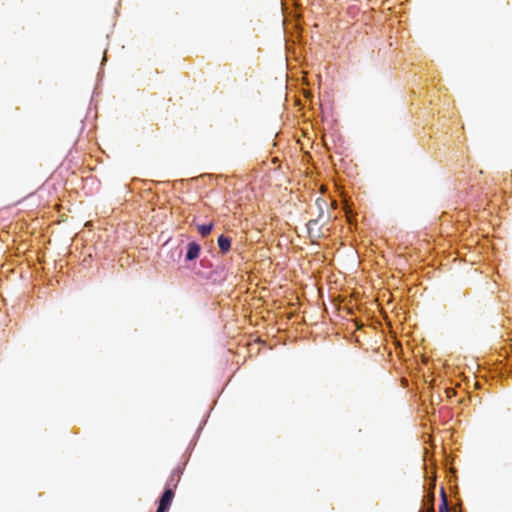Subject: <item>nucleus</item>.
I'll use <instances>...</instances> for the list:
<instances>
[{
    "mask_svg": "<svg viewBox=\"0 0 512 512\" xmlns=\"http://www.w3.org/2000/svg\"><path fill=\"white\" fill-rule=\"evenodd\" d=\"M177 476L179 478L178 472L174 471L170 479L167 481L165 489L159 499L158 506L164 507L167 511L172 503L174 497V490L172 489V485L174 482V477Z\"/></svg>",
    "mask_w": 512,
    "mask_h": 512,
    "instance_id": "1",
    "label": "nucleus"
},
{
    "mask_svg": "<svg viewBox=\"0 0 512 512\" xmlns=\"http://www.w3.org/2000/svg\"><path fill=\"white\" fill-rule=\"evenodd\" d=\"M201 245L195 241H191L187 244L185 260L188 262L194 261L199 258L201 253Z\"/></svg>",
    "mask_w": 512,
    "mask_h": 512,
    "instance_id": "2",
    "label": "nucleus"
},
{
    "mask_svg": "<svg viewBox=\"0 0 512 512\" xmlns=\"http://www.w3.org/2000/svg\"><path fill=\"white\" fill-rule=\"evenodd\" d=\"M231 238L221 234L217 239L219 250L222 254H226L231 249Z\"/></svg>",
    "mask_w": 512,
    "mask_h": 512,
    "instance_id": "3",
    "label": "nucleus"
},
{
    "mask_svg": "<svg viewBox=\"0 0 512 512\" xmlns=\"http://www.w3.org/2000/svg\"><path fill=\"white\" fill-rule=\"evenodd\" d=\"M317 225H318L317 220H310L306 225L309 237L312 241L321 236L320 230L319 229L316 230Z\"/></svg>",
    "mask_w": 512,
    "mask_h": 512,
    "instance_id": "4",
    "label": "nucleus"
},
{
    "mask_svg": "<svg viewBox=\"0 0 512 512\" xmlns=\"http://www.w3.org/2000/svg\"><path fill=\"white\" fill-rule=\"evenodd\" d=\"M213 229V223H205L197 226V230L201 236H208Z\"/></svg>",
    "mask_w": 512,
    "mask_h": 512,
    "instance_id": "5",
    "label": "nucleus"
},
{
    "mask_svg": "<svg viewBox=\"0 0 512 512\" xmlns=\"http://www.w3.org/2000/svg\"><path fill=\"white\" fill-rule=\"evenodd\" d=\"M435 486H436L435 478H432L431 480H429V482L427 483V486H426L427 491L431 494V499L432 500L434 499V489H435Z\"/></svg>",
    "mask_w": 512,
    "mask_h": 512,
    "instance_id": "6",
    "label": "nucleus"
},
{
    "mask_svg": "<svg viewBox=\"0 0 512 512\" xmlns=\"http://www.w3.org/2000/svg\"><path fill=\"white\" fill-rule=\"evenodd\" d=\"M442 497H443V504H442L443 509H441V510H440V512H447V509H446V503H445V501H446V495H445V492H444L443 490H442Z\"/></svg>",
    "mask_w": 512,
    "mask_h": 512,
    "instance_id": "7",
    "label": "nucleus"
},
{
    "mask_svg": "<svg viewBox=\"0 0 512 512\" xmlns=\"http://www.w3.org/2000/svg\"><path fill=\"white\" fill-rule=\"evenodd\" d=\"M155 512H167V510L163 507H157V510Z\"/></svg>",
    "mask_w": 512,
    "mask_h": 512,
    "instance_id": "8",
    "label": "nucleus"
}]
</instances>
